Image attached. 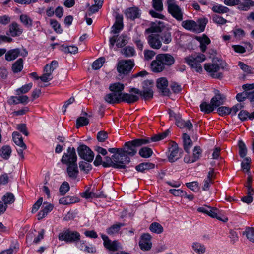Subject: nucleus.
<instances>
[{"mask_svg":"<svg viewBox=\"0 0 254 254\" xmlns=\"http://www.w3.org/2000/svg\"><path fill=\"white\" fill-rule=\"evenodd\" d=\"M184 149L187 153H189L190 149L192 146V142L190 136L186 133L183 134Z\"/></svg>","mask_w":254,"mask_h":254,"instance_id":"7c9ffc66","label":"nucleus"},{"mask_svg":"<svg viewBox=\"0 0 254 254\" xmlns=\"http://www.w3.org/2000/svg\"><path fill=\"white\" fill-rule=\"evenodd\" d=\"M145 33L150 34L147 37L148 43L153 49H159L162 46V43L168 44L172 41L171 33L168 30L161 32L160 26L152 25L145 30Z\"/></svg>","mask_w":254,"mask_h":254,"instance_id":"f03ea898","label":"nucleus"},{"mask_svg":"<svg viewBox=\"0 0 254 254\" xmlns=\"http://www.w3.org/2000/svg\"><path fill=\"white\" fill-rule=\"evenodd\" d=\"M10 100L11 101L9 102V103L10 104H17L20 103L25 104L28 102V97L26 95L19 96L18 97L11 96Z\"/></svg>","mask_w":254,"mask_h":254,"instance_id":"c85d7f7f","label":"nucleus"},{"mask_svg":"<svg viewBox=\"0 0 254 254\" xmlns=\"http://www.w3.org/2000/svg\"><path fill=\"white\" fill-rule=\"evenodd\" d=\"M212 10L218 13H225L229 11V9L222 5H214L212 7Z\"/></svg>","mask_w":254,"mask_h":254,"instance_id":"864d4df0","label":"nucleus"},{"mask_svg":"<svg viewBox=\"0 0 254 254\" xmlns=\"http://www.w3.org/2000/svg\"><path fill=\"white\" fill-rule=\"evenodd\" d=\"M168 10L172 16L178 21L183 19V13L181 9L176 3L175 0H168L167 1Z\"/></svg>","mask_w":254,"mask_h":254,"instance_id":"423d86ee","label":"nucleus"},{"mask_svg":"<svg viewBox=\"0 0 254 254\" xmlns=\"http://www.w3.org/2000/svg\"><path fill=\"white\" fill-rule=\"evenodd\" d=\"M109 89L112 92L107 94L104 97V100L108 103L113 104L126 102L131 104L139 99V97L137 95L123 93L124 85L119 82L111 84Z\"/></svg>","mask_w":254,"mask_h":254,"instance_id":"f257e3e1","label":"nucleus"},{"mask_svg":"<svg viewBox=\"0 0 254 254\" xmlns=\"http://www.w3.org/2000/svg\"><path fill=\"white\" fill-rule=\"evenodd\" d=\"M149 229L151 232L157 234H160L163 231L162 226L157 222L152 223L150 225Z\"/></svg>","mask_w":254,"mask_h":254,"instance_id":"ea45409f","label":"nucleus"},{"mask_svg":"<svg viewBox=\"0 0 254 254\" xmlns=\"http://www.w3.org/2000/svg\"><path fill=\"white\" fill-rule=\"evenodd\" d=\"M153 154L152 149L150 148L144 147L141 148L139 151V154L143 158L150 157Z\"/></svg>","mask_w":254,"mask_h":254,"instance_id":"4c0bfd02","label":"nucleus"},{"mask_svg":"<svg viewBox=\"0 0 254 254\" xmlns=\"http://www.w3.org/2000/svg\"><path fill=\"white\" fill-rule=\"evenodd\" d=\"M239 65L241 69L245 72L248 74H254V69L251 67L249 66L248 65L245 64L244 63L242 62H239Z\"/></svg>","mask_w":254,"mask_h":254,"instance_id":"3c124183","label":"nucleus"},{"mask_svg":"<svg viewBox=\"0 0 254 254\" xmlns=\"http://www.w3.org/2000/svg\"><path fill=\"white\" fill-rule=\"evenodd\" d=\"M123 17L120 14L117 15L116 17V21L112 27V32L114 34H117L123 28Z\"/></svg>","mask_w":254,"mask_h":254,"instance_id":"aec40b11","label":"nucleus"},{"mask_svg":"<svg viewBox=\"0 0 254 254\" xmlns=\"http://www.w3.org/2000/svg\"><path fill=\"white\" fill-rule=\"evenodd\" d=\"M153 168H154V164L151 163H142L135 167L136 170L139 172H143Z\"/></svg>","mask_w":254,"mask_h":254,"instance_id":"c9c22d12","label":"nucleus"},{"mask_svg":"<svg viewBox=\"0 0 254 254\" xmlns=\"http://www.w3.org/2000/svg\"><path fill=\"white\" fill-rule=\"evenodd\" d=\"M79 201V198L74 196H66L59 199V203L63 205H69Z\"/></svg>","mask_w":254,"mask_h":254,"instance_id":"bb28decb","label":"nucleus"},{"mask_svg":"<svg viewBox=\"0 0 254 254\" xmlns=\"http://www.w3.org/2000/svg\"><path fill=\"white\" fill-rule=\"evenodd\" d=\"M192 248L196 253L199 254H204L206 252L205 246L198 242L193 244Z\"/></svg>","mask_w":254,"mask_h":254,"instance_id":"a19ab883","label":"nucleus"},{"mask_svg":"<svg viewBox=\"0 0 254 254\" xmlns=\"http://www.w3.org/2000/svg\"><path fill=\"white\" fill-rule=\"evenodd\" d=\"M32 87V83H29L27 84H25L22 86L21 88L16 90L17 95H19L20 94H24L28 92L31 89Z\"/></svg>","mask_w":254,"mask_h":254,"instance_id":"49530a36","label":"nucleus"},{"mask_svg":"<svg viewBox=\"0 0 254 254\" xmlns=\"http://www.w3.org/2000/svg\"><path fill=\"white\" fill-rule=\"evenodd\" d=\"M70 187L68 182H64L61 185L59 191L61 195H64L69 190Z\"/></svg>","mask_w":254,"mask_h":254,"instance_id":"09e8293b","label":"nucleus"},{"mask_svg":"<svg viewBox=\"0 0 254 254\" xmlns=\"http://www.w3.org/2000/svg\"><path fill=\"white\" fill-rule=\"evenodd\" d=\"M217 112L220 116H225L230 114L231 110L230 108L227 107L221 106L218 108Z\"/></svg>","mask_w":254,"mask_h":254,"instance_id":"680f3d73","label":"nucleus"},{"mask_svg":"<svg viewBox=\"0 0 254 254\" xmlns=\"http://www.w3.org/2000/svg\"><path fill=\"white\" fill-rule=\"evenodd\" d=\"M150 239L151 236L149 234H144L141 236V240L139 243L141 250L148 251L151 249L152 243Z\"/></svg>","mask_w":254,"mask_h":254,"instance_id":"dca6fc26","label":"nucleus"},{"mask_svg":"<svg viewBox=\"0 0 254 254\" xmlns=\"http://www.w3.org/2000/svg\"><path fill=\"white\" fill-rule=\"evenodd\" d=\"M66 173L68 176L72 179H76L78 176L79 171L77 163L66 165Z\"/></svg>","mask_w":254,"mask_h":254,"instance_id":"6ab92c4d","label":"nucleus"},{"mask_svg":"<svg viewBox=\"0 0 254 254\" xmlns=\"http://www.w3.org/2000/svg\"><path fill=\"white\" fill-rule=\"evenodd\" d=\"M79 166L80 170L85 173H88L92 169L91 165L84 161L80 162Z\"/></svg>","mask_w":254,"mask_h":254,"instance_id":"8fccbe9b","label":"nucleus"},{"mask_svg":"<svg viewBox=\"0 0 254 254\" xmlns=\"http://www.w3.org/2000/svg\"><path fill=\"white\" fill-rule=\"evenodd\" d=\"M78 49L75 46H70L65 47L64 51L65 53H71V54H76L77 53Z\"/></svg>","mask_w":254,"mask_h":254,"instance_id":"69168bd1","label":"nucleus"},{"mask_svg":"<svg viewBox=\"0 0 254 254\" xmlns=\"http://www.w3.org/2000/svg\"><path fill=\"white\" fill-rule=\"evenodd\" d=\"M81 195L82 197L86 199L97 198L99 197L98 195L96 194L93 192L90 191L89 189L86 190L84 192L81 193Z\"/></svg>","mask_w":254,"mask_h":254,"instance_id":"bf43d9fd","label":"nucleus"},{"mask_svg":"<svg viewBox=\"0 0 254 254\" xmlns=\"http://www.w3.org/2000/svg\"><path fill=\"white\" fill-rule=\"evenodd\" d=\"M152 6L156 11H162L163 10V7L162 0H153Z\"/></svg>","mask_w":254,"mask_h":254,"instance_id":"13d9d810","label":"nucleus"},{"mask_svg":"<svg viewBox=\"0 0 254 254\" xmlns=\"http://www.w3.org/2000/svg\"><path fill=\"white\" fill-rule=\"evenodd\" d=\"M226 64L224 62L218 58L213 59L212 63H207L204 64L205 70L213 78L220 79L222 77V74L219 72L220 68H224Z\"/></svg>","mask_w":254,"mask_h":254,"instance_id":"7ed1b4c3","label":"nucleus"},{"mask_svg":"<svg viewBox=\"0 0 254 254\" xmlns=\"http://www.w3.org/2000/svg\"><path fill=\"white\" fill-rule=\"evenodd\" d=\"M77 157L74 147H69L67 152L64 153L61 159L63 164L68 165L77 163Z\"/></svg>","mask_w":254,"mask_h":254,"instance_id":"6e6552de","label":"nucleus"},{"mask_svg":"<svg viewBox=\"0 0 254 254\" xmlns=\"http://www.w3.org/2000/svg\"><path fill=\"white\" fill-rule=\"evenodd\" d=\"M121 53L126 57H130L135 55V51L132 47L127 46L121 50Z\"/></svg>","mask_w":254,"mask_h":254,"instance_id":"f704fd0d","label":"nucleus"},{"mask_svg":"<svg viewBox=\"0 0 254 254\" xmlns=\"http://www.w3.org/2000/svg\"><path fill=\"white\" fill-rule=\"evenodd\" d=\"M182 26L186 29L194 32L199 31L198 24L193 20H188L182 22Z\"/></svg>","mask_w":254,"mask_h":254,"instance_id":"5701e85b","label":"nucleus"},{"mask_svg":"<svg viewBox=\"0 0 254 254\" xmlns=\"http://www.w3.org/2000/svg\"><path fill=\"white\" fill-rule=\"evenodd\" d=\"M225 99V96L219 93L218 91L215 93L214 96L211 100V104L213 106L214 108H217L220 105L223 104Z\"/></svg>","mask_w":254,"mask_h":254,"instance_id":"4be33fe9","label":"nucleus"},{"mask_svg":"<svg viewBox=\"0 0 254 254\" xmlns=\"http://www.w3.org/2000/svg\"><path fill=\"white\" fill-rule=\"evenodd\" d=\"M12 139L14 142L18 146L21 147L23 149H26V145L23 141L21 135L17 132H14L12 133Z\"/></svg>","mask_w":254,"mask_h":254,"instance_id":"b1692460","label":"nucleus"},{"mask_svg":"<svg viewBox=\"0 0 254 254\" xmlns=\"http://www.w3.org/2000/svg\"><path fill=\"white\" fill-rule=\"evenodd\" d=\"M125 14L127 18L134 20L139 16V9L136 7H131L126 10Z\"/></svg>","mask_w":254,"mask_h":254,"instance_id":"a878e982","label":"nucleus"},{"mask_svg":"<svg viewBox=\"0 0 254 254\" xmlns=\"http://www.w3.org/2000/svg\"><path fill=\"white\" fill-rule=\"evenodd\" d=\"M201 111L205 113L209 114L214 110V107L212 104H208L205 102L202 103L200 106Z\"/></svg>","mask_w":254,"mask_h":254,"instance_id":"58836bf2","label":"nucleus"},{"mask_svg":"<svg viewBox=\"0 0 254 254\" xmlns=\"http://www.w3.org/2000/svg\"><path fill=\"white\" fill-rule=\"evenodd\" d=\"M58 62L52 61L50 64H46L44 68V73L40 76V80L47 82L53 78L52 73L58 66Z\"/></svg>","mask_w":254,"mask_h":254,"instance_id":"0eeeda50","label":"nucleus"},{"mask_svg":"<svg viewBox=\"0 0 254 254\" xmlns=\"http://www.w3.org/2000/svg\"><path fill=\"white\" fill-rule=\"evenodd\" d=\"M102 238L104 241V245L107 249L112 251H116L118 250L119 245L117 241H114L113 242H111L108 236L105 235H102Z\"/></svg>","mask_w":254,"mask_h":254,"instance_id":"f3484780","label":"nucleus"},{"mask_svg":"<svg viewBox=\"0 0 254 254\" xmlns=\"http://www.w3.org/2000/svg\"><path fill=\"white\" fill-rule=\"evenodd\" d=\"M11 149L9 146L5 145L0 149V156L4 159L7 160L10 156Z\"/></svg>","mask_w":254,"mask_h":254,"instance_id":"473e14b6","label":"nucleus"},{"mask_svg":"<svg viewBox=\"0 0 254 254\" xmlns=\"http://www.w3.org/2000/svg\"><path fill=\"white\" fill-rule=\"evenodd\" d=\"M251 162V159L249 157H246L244 161L241 163V167L243 170H246L248 172L250 170V164Z\"/></svg>","mask_w":254,"mask_h":254,"instance_id":"e2e57ef3","label":"nucleus"},{"mask_svg":"<svg viewBox=\"0 0 254 254\" xmlns=\"http://www.w3.org/2000/svg\"><path fill=\"white\" fill-rule=\"evenodd\" d=\"M20 54V50L18 48L9 50L5 55V59L10 61L15 59Z\"/></svg>","mask_w":254,"mask_h":254,"instance_id":"c756f323","label":"nucleus"},{"mask_svg":"<svg viewBox=\"0 0 254 254\" xmlns=\"http://www.w3.org/2000/svg\"><path fill=\"white\" fill-rule=\"evenodd\" d=\"M9 27V32L13 37L19 36L22 33V29L20 28L19 25L16 22H13Z\"/></svg>","mask_w":254,"mask_h":254,"instance_id":"393cba45","label":"nucleus"},{"mask_svg":"<svg viewBox=\"0 0 254 254\" xmlns=\"http://www.w3.org/2000/svg\"><path fill=\"white\" fill-rule=\"evenodd\" d=\"M127 43V36L122 35L119 37L117 40L116 45L118 47H123Z\"/></svg>","mask_w":254,"mask_h":254,"instance_id":"6e6d98bb","label":"nucleus"},{"mask_svg":"<svg viewBox=\"0 0 254 254\" xmlns=\"http://www.w3.org/2000/svg\"><path fill=\"white\" fill-rule=\"evenodd\" d=\"M58 239L60 241H64L67 243L76 242L80 240V235L77 231H71L69 229H67L59 234Z\"/></svg>","mask_w":254,"mask_h":254,"instance_id":"39448f33","label":"nucleus"},{"mask_svg":"<svg viewBox=\"0 0 254 254\" xmlns=\"http://www.w3.org/2000/svg\"><path fill=\"white\" fill-rule=\"evenodd\" d=\"M205 59V56L202 54H199L195 57L193 56L187 57L184 59L185 61L197 72L202 71L203 69L200 63L204 61Z\"/></svg>","mask_w":254,"mask_h":254,"instance_id":"20e7f679","label":"nucleus"},{"mask_svg":"<svg viewBox=\"0 0 254 254\" xmlns=\"http://www.w3.org/2000/svg\"><path fill=\"white\" fill-rule=\"evenodd\" d=\"M23 68V60L21 58L17 60L12 66V70L14 73L21 71Z\"/></svg>","mask_w":254,"mask_h":254,"instance_id":"e433bc0d","label":"nucleus"},{"mask_svg":"<svg viewBox=\"0 0 254 254\" xmlns=\"http://www.w3.org/2000/svg\"><path fill=\"white\" fill-rule=\"evenodd\" d=\"M156 53L154 51L150 50H145L144 51V59L145 60H150L153 58Z\"/></svg>","mask_w":254,"mask_h":254,"instance_id":"338daca9","label":"nucleus"},{"mask_svg":"<svg viewBox=\"0 0 254 254\" xmlns=\"http://www.w3.org/2000/svg\"><path fill=\"white\" fill-rule=\"evenodd\" d=\"M238 146L239 148V155L242 158H244L247 154V149L245 144L242 140L239 141Z\"/></svg>","mask_w":254,"mask_h":254,"instance_id":"a18cd8bd","label":"nucleus"},{"mask_svg":"<svg viewBox=\"0 0 254 254\" xmlns=\"http://www.w3.org/2000/svg\"><path fill=\"white\" fill-rule=\"evenodd\" d=\"M105 62V59L104 57H101L96 61H95L92 65V67L93 69L95 70H98L102 66L103 64Z\"/></svg>","mask_w":254,"mask_h":254,"instance_id":"c03bdc74","label":"nucleus"},{"mask_svg":"<svg viewBox=\"0 0 254 254\" xmlns=\"http://www.w3.org/2000/svg\"><path fill=\"white\" fill-rule=\"evenodd\" d=\"M124 226V224L121 223L114 224L108 229L107 233L110 235L117 233L120 230L121 227Z\"/></svg>","mask_w":254,"mask_h":254,"instance_id":"37998d69","label":"nucleus"},{"mask_svg":"<svg viewBox=\"0 0 254 254\" xmlns=\"http://www.w3.org/2000/svg\"><path fill=\"white\" fill-rule=\"evenodd\" d=\"M202 150L199 146H195L193 149V153L192 158L193 160L196 161L198 160L201 156Z\"/></svg>","mask_w":254,"mask_h":254,"instance_id":"052dcab7","label":"nucleus"},{"mask_svg":"<svg viewBox=\"0 0 254 254\" xmlns=\"http://www.w3.org/2000/svg\"><path fill=\"white\" fill-rule=\"evenodd\" d=\"M157 55L159 60L163 64L166 69L170 67L175 63L174 58L170 54L164 53L159 54Z\"/></svg>","mask_w":254,"mask_h":254,"instance_id":"2eb2a0df","label":"nucleus"},{"mask_svg":"<svg viewBox=\"0 0 254 254\" xmlns=\"http://www.w3.org/2000/svg\"><path fill=\"white\" fill-rule=\"evenodd\" d=\"M148 83H149L150 85L151 83L149 81H145L143 83V89L141 92L140 96L145 100H148L153 97V92L151 87H145V85H147Z\"/></svg>","mask_w":254,"mask_h":254,"instance_id":"412c9836","label":"nucleus"},{"mask_svg":"<svg viewBox=\"0 0 254 254\" xmlns=\"http://www.w3.org/2000/svg\"><path fill=\"white\" fill-rule=\"evenodd\" d=\"M108 133L104 131H100L98 133L97 139L99 142H104L108 138Z\"/></svg>","mask_w":254,"mask_h":254,"instance_id":"774afa93","label":"nucleus"},{"mask_svg":"<svg viewBox=\"0 0 254 254\" xmlns=\"http://www.w3.org/2000/svg\"><path fill=\"white\" fill-rule=\"evenodd\" d=\"M44 204H46V203H44ZM53 208V205L50 203H47L46 205L37 214L38 219L41 220L44 218L50 211L52 210Z\"/></svg>","mask_w":254,"mask_h":254,"instance_id":"cd10ccee","label":"nucleus"},{"mask_svg":"<svg viewBox=\"0 0 254 254\" xmlns=\"http://www.w3.org/2000/svg\"><path fill=\"white\" fill-rule=\"evenodd\" d=\"M208 22V20L206 18H201L198 20V29L199 31L197 32H202L204 31L206 24Z\"/></svg>","mask_w":254,"mask_h":254,"instance_id":"0e129e2a","label":"nucleus"},{"mask_svg":"<svg viewBox=\"0 0 254 254\" xmlns=\"http://www.w3.org/2000/svg\"><path fill=\"white\" fill-rule=\"evenodd\" d=\"M112 159L118 165L123 166V167H115V168H125L126 164L129 163L130 162L129 157L125 154L122 151H121V150H120L119 153L112 155Z\"/></svg>","mask_w":254,"mask_h":254,"instance_id":"9b49d317","label":"nucleus"},{"mask_svg":"<svg viewBox=\"0 0 254 254\" xmlns=\"http://www.w3.org/2000/svg\"><path fill=\"white\" fill-rule=\"evenodd\" d=\"M89 124V120L85 117H80L76 120L77 128H79L81 126H86Z\"/></svg>","mask_w":254,"mask_h":254,"instance_id":"603ef678","label":"nucleus"},{"mask_svg":"<svg viewBox=\"0 0 254 254\" xmlns=\"http://www.w3.org/2000/svg\"><path fill=\"white\" fill-rule=\"evenodd\" d=\"M150 66L152 71L155 73H159L166 69L164 66L163 64L159 60L157 55L155 57V59L152 61Z\"/></svg>","mask_w":254,"mask_h":254,"instance_id":"a211bd4d","label":"nucleus"},{"mask_svg":"<svg viewBox=\"0 0 254 254\" xmlns=\"http://www.w3.org/2000/svg\"><path fill=\"white\" fill-rule=\"evenodd\" d=\"M243 234L246 236L250 241L254 243V228L247 227L243 232Z\"/></svg>","mask_w":254,"mask_h":254,"instance_id":"79ce46f5","label":"nucleus"},{"mask_svg":"<svg viewBox=\"0 0 254 254\" xmlns=\"http://www.w3.org/2000/svg\"><path fill=\"white\" fill-rule=\"evenodd\" d=\"M134 142V140L131 141L126 142L123 148H121V151H122L126 155L130 156H134L137 152L136 147L137 146Z\"/></svg>","mask_w":254,"mask_h":254,"instance_id":"ddd939ff","label":"nucleus"},{"mask_svg":"<svg viewBox=\"0 0 254 254\" xmlns=\"http://www.w3.org/2000/svg\"><path fill=\"white\" fill-rule=\"evenodd\" d=\"M105 161L102 163V165L105 167H108L112 166L114 168L115 167H123V165H118L116 164L112 159V157L111 158L109 156H106L105 157Z\"/></svg>","mask_w":254,"mask_h":254,"instance_id":"72a5a7b5","label":"nucleus"},{"mask_svg":"<svg viewBox=\"0 0 254 254\" xmlns=\"http://www.w3.org/2000/svg\"><path fill=\"white\" fill-rule=\"evenodd\" d=\"M168 135V131H166L163 133L155 135L150 138V140L152 142H156L161 140L165 138Z\"/></svg>","mask_w":254,"mask_h":254,"instance_id":"5fc2aeb1","label":"nucleus"},{"mask_svg":"<svg viewBox=\"0 0 254 254\" xmlns=\"http://www.w3.org/2000/svg\"><path fill=\"white\" fill-rule=\"evenodd\" d=\"M2 203L7 207L8 205H10L14 203L15 197L14 195L10 192L6 193L2 197Z\"/></svg>","mask_w":254,"mask_h":254,"instance_id":"2f4dec72","label":"nucleus"},{"mask_svg":"<svg viewBox=\"0 0 254 254\" xmlns=\"http://www.w3.org/2000/svg\"><path fill=\"white\" fill-rule=\"evenodd\" d=\"M134 65V61L131 60H121L118 63L117 71L120 74L127 75L131 71Z\"/></svg>","mask_w":254,"mask_h":254,"instance_id":"1a4fd4ad","label":"nucleus"},{"mask_svg":"<svg viewBox=\"0 0 254 254\" xmlns=\"http://www.w3.org/2000/svg\"><path fill=\"white\" fill-rule=\"evenodd\" d=\"M50 25L57 33H61L62 32L63 30L61 28L60 24L56 20L51 19Z\"/></svg>","mask_w":254,"mask_h":254,"instance_id":"4d7b16f0","label":"nucleus"},{"mask_svg":"<svg viewBox=\"0 0 254 254\" xmlns=\"http://www.w3.org/2000/svg\"><path fill=\"white\" fill-rule=\"evenodd\" d=\"M170 153L168 156V160L170 162H174L181 157V152H179L178 144L175 142H172L169 147Z\"/></svg>","mask_w":254,"mask_h":254,"instance_id":"4468645a","label":"nucleus"},{"mask_svg":"<svg viewBox=\"0 0 254 254\" xmlns=\"http://www.w3.org/2000/svg\"><path fill=\"white\" fill-rule=\"evenodd\" d=\"M168 82L165 77H161L156 81V86L163 96H169L170 93L168 88Z\"/></svg>","mask_w":254,"mask_h":254,"instance_id":"f8f14e48","label":"nucleus"},{"mask_svg":"<svg viewBox=\"0 0 254 254\" xmlns=\"http://www.w3.org/2000/svg\"><path fill=\"white\" fill-rule=\"evenodd\" d=\"M21 22L25 26L30 27L32 25V20L27 15L22 14L20 16Z\"/></svg>","mask_w":254,"mask_h":254,"instance_id":"de8ad7c7","label":"nucleus"},{"mask_svg":"<svg viewBox=\"0 0 254 254\" xmlns=\"http://www.w3.org/2000/svg\"><path fill=\"white\" fill-rule=\"evenodd\" d=\"M79 156L83 159L92 162L94 159V155L92 150L85 145H81L77 148Z\"/></svg>","mask_w":254,"mask_h":254,"instance_id":"9d476101","label":"nucleus"}]
</instances>
